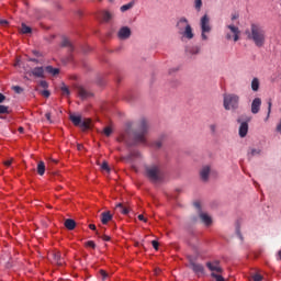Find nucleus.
I'll use <instances>...</instances> for the list:
<instances>
[{
  "mask_svg": "<svg viewBox=\"0 0 281 281\" xmlns=\"http://www.w3.org/2000/svg\"><path fill=\"white\" fill-rule=\"evenodd\" d=\"M246 36L256 47H265L267 43V30L259 23L250 24V30L246 31Z\"/></svg>",
  "mask_w": 281,
  "mask_h": 281,
  "instance_id": "f257e3e1",
  "label": "nucleus"
},
{
  "mask_svg": "<svg viewBox=\"0 0 281 281\" xmlns=\"http://www.w3.org/2000/svg\"><path fill=\"white\" fill-rule=\"evenodd\" d=\"M145 177H147V179H149V181L157 183V181H161V179H164V169H161V166H159V165L146 166L145 167Z\"/></svg>",
  "mask_w": 281,
  "mask_h": 281,
  "instance_id": "f03ea898",
  "label": "nucleus"
},
{
  "mask_svg": "<svg viewBox=\"0 0 281 281\" xmlns=\"http://www.w3.org/2000/svg\"><path fill=\"white\" fill-rule=\"evenodd\" d=\"M148 133V121L142 119L137 130L134 132V142L136 144H146V134Z\"/></svg>",
  "mask_w": 281,
  "mask_h": 281,
  "instance_id": "7ed1b4c3",
  "label": "nucleus"
},
{
  "mask_svg": "<svg viewBox=\"0 0 281 281\" xmlns=\"http://www.w3.org/2000/svg\"><path fill=\"white\" fill-rule=\"evenodd\" d=\"M240 104V97L234 93L223 95V106L225 111H236Z\"/></svg>",
  "mask_w": 281,
  "mask_h": 281,
  "instance_id": "20e7f679",
  "label": "nucleus"
},
{
  "mask_svg": "<svg viewBox=\"0 0 281 281\" xmlns=\"http://www.w3.org/2000/svg\"><path fill=\"white\" fill-rule=\"evenodd\" d=\"M70 121L75 126H79L82 131H89V128H91V119H85L82 121V116L71 114Z\"/></svg>",
  "mask_w": 281,
  "mask_h": 281,
  "instance_id": "39448f33",
  "label": "nucleus"
},
{
  "mask_svg": "<svg viewBox=\"0 0 281 281\" xmlns=\"http://www.w3.org/2000/svg\"><path fill=\"white\" fill-rule=\"evenodd\" d=\"M200 25L202 30V40L207 41V35L205 34H210V32H212V26H210V18L207 14L201 19Z\"/></svg>",
  "mask_w": 281,
  "mask_h": 281,
  "instance_id": "423d86ee",
  "label": "nucleus"
},
{
  "mask_svg": "<svg viewBox=\"0 0 281 281\" xmlns=\"http://www.w3.org/2000/svg\"><path fill=\"white\" fill-rule=\"evenodd\" d=\"M49 258L53 265H57V267H63V265H65V258H63V255L58 250L52 251Z\"/></svg>",
  "mask_w": 281,
  "mask_h": 281,
  "instance_id": "0eeeda50",
  "label": "nucleus"
},
{
  "mask_svg": "<svg viewBox=\"0 0 281 281\" xmlns=\"http://www.w3.org/2000/svg\"><path fill=\"white\" fill-rule=\"evenodd\" d=\"M206 267L209 270L212 271V273H223V268H221V265L218 261H209L206 262Z\"/></svg>",
  "mask_w": 281,
  "mask_h": 281,
  "instance_id": "6e6552de",
  "label": "nucleus"
},
{
  "mask_svg": "<svg viewBox=\"0 0 281 281\" xmlns=\"http://www.w3.org/2000/svg\"><path fill=\"white\" fill-rule=\"evenodd\" d=\"M190 267L192 269V271H194L198 276L201 274H205V267H203V265L201 263H196L193 260L190 261Z\"/></svg>",
  "mask_w": 281,
  "mask_h": 281,
  "instance_id": "1a4fd4ad",
  "label": "nucleus"
},
{
  "mask_svg": "<svg viewBox=\"0 0 281 281\" xmlns=\"http://www.w3.org/2000/svg\"><path fill=\"white\" fill-rule=\"evenodd\" d=\"M117 36L121 41H126V38H131V29L128 26L121 27Z\"/></svg>",
  "mask_w": 281,
  "mask_h": 281,
  "instance_id": "9d476101",
  "label": "nucleus"
},
{
  "mask_svg": "<svg viewBox=\"0 0 281 281\" xmlns=\"http://www.w3.org/2000/svg\"><path fill=\"white\" fill-rule=\"evenodd\" d=\"M260 106H262V100L260 98H255L251 103V113H254V115L259 113Z\"/></svg>",
  "mask_w": 281,
  "mask_h": 281,
  "instance_id": "9b49d317",
  "label": "nucleus"
},
{
  "mask_svg": "<svg viewBox=\"0 0 281 281\" xmlns=\"http://www.w3.org/2000/svg\"><path fill=\"white\" fill-rule=\"evenodd\" d=\"M29 76H34L35 78H45V68L35 67L29 72Z\"/></svg>",
  "mask_w": 281,
  "mask_h": 281,
  "instance_id": "f8f14e48",
  "label": "nucleus"
},
{
  "mask_svg": "<svg viewBox=\"0 0 281 281\" xmlns=\"http://www.w3.org/2000/svg\"><path fill=\"white\" fill-rule=\"evenodd\" d=\"M77 92H78L79 98H81V100H87V98H91V95H93L91 92H89L83 87H78Z\"/></svg>",
  "mask_w": 281,
  "mask_h": 281,
  "instance_id": "ddd939ff",
  "label": "nucleus"
},
{
  "mask_svg": "<svg viewBox=\"0 0 281 281\" xmlns=\"http://www.w3.org/2000/svg\"><path fill=\"white\" fill-rule=\"evenodd\" d=\"M116 210H119L121 214H124V216L131 214V206H128V204L119 203L116 204Z\"/></svg>",
  "mask_w": 281,
  "mask_h": 281,
  "instance_id": "4468645a",
  "label": "nucleus"
},
{
  "mask_svg": "<svg viewBox=\"0 0 281 281\" xmlns=\"http://www.w3.org/2000/svg\"><path fill=\"white\" fill-rule=\"evenodd\" d=\"M247 133H249V123L241 122L239 126V137H247Z\"/></svg>",
  "mask_w": 281,
  "mask_h": 281,
  "instance_id": "2eb2a0df",
  "label": "nucleus"
},
{
  "mask_svg": "<svg viewBox=\"0 0 281 281\" xmlns=\"http://www.w3.org/2000/svg\"><path fill=\"white\" fill-rule=\"evenodd\" d=\"M210 172H211V169H210V166H204L202 167V169L200 170V177L203 181H207V179H210Z\"/></svg>",
  "mask_w": 281,
  "mask_h": 281,
  "instance_id": "dca6fc26",
  "label": "nucleus"
},
{
  "mask_svg": "<svg viewBox=\"0 0 281 281\" xmlns=\"http://www.w3.org/2000/svg\"><path fill=\"white\" fill-rule=\"evenodd\" d=\"M184 36V38H188L189 41H192L194 38V33L192 32V26L187 25V29L180 32Z\"/></svg>",
  "mask_w": 281,
  "mask_h": 281,
  "instance_id": "f3484780",
  "label": "nucleus"
},
{
  "mask_svg": "<svg viewBox=\"0 0 281 281\" xmlns=\"http://www.w3.org/2000/svg\"><path fill=\"white\" fill-rule=\"evenodd\" d=\"M113 220V215L110 211L101 213V223L102 225H108L109 221Z\"/></svg>",
  "mask_w": 281,
  "mask_h": 281,
  "instance_id": "a211bd4d",
  "label": "nucleus"
},
{
  "mask_svg": "<svg viewBox=\"0 0 281 281\" xmlns=\"http://www.w3.org/2000/svg\"><path fill=\"white\" fill-rule=\"evenodd\" d=\"M188 25H190V23H188V19L186 18H181L178 23H177V27L180 32H182L183 30H186L188 27Z\"/></svg>",
  "mask_w": 281,
  "mask_h": 281,
  "instance_id": "6ab92c4d",
  "label": "nucleus"
},
{
  "mask_svg": "<svg viewBox=\"0 0 281 281\" xmlns=\"http://www.w3.org/2000/svg\"><path fill=\"white\" fill-rule=\"evenodd\" d=\"M228 27V30H231V32L234 34V42L236 43V42H238V40L240 38L239 36H238V34H240V30H238V26H234V25H228L227 26Z\"/></svg>",
  "mask_w": 281,
  "mask_h": 281,
  "instance_id": "aec40b11",
  "label": "nucleus"
},
{
  "mask_svg": "<svg viewBox=\"0 0 281 281\" xmlns=\"http://www.w3.org/2000/svg\"><path fill=\"white\" fill-rule=\"evenodd\" d=\"M200 218L204 225H212V217L207 213H200Z\"/></svg>",
  "mask_w": 281,
  "mask_h": 281,
  "instance_id": "412c9836",
  "label": "nucleus"
},
{
  "mask_svg": "<svg viewBox=\"0 0 281 281\" xmlns=\"http://www.w3.org/2000/svg\"><path fill=\"white\" fill-rule=\"evenodd\" d=\"M65 227H66V229H69L70 232L76 229V221H74L71 218H67L65 221Z\"/></svg>",
  "mask_w": 281,
  "mask_h": 281,
  "instance_id": "4be33fe9",
  "label": "nucleus"
},
{
  "mask_svg": "<svg viewBox=\"0 0 281 281\" xmlns=\"http://www.w3.org/2000/svg\"><path fill=\"white\" fill-rule=\"evenodd\" d=\"M61 47H68L69 52H74V44H71V41L67 37H64L61 41Z\"/></svg>",
  "mask_w": 281,
  "mask_h": 281,
  "instance_id": "5701e85b",
  "label": "nucleus"
},
{
  "mask_svg": "<svg viewBox=\"0 0 281 281\" xmlns=\"http://www.w3.org/2000/svg\"><path fill=\"white\" fill-rule=\"evenodd\" d=\"M45 71H47V74H50V76H58V74H60V69L54 68L52 66H46Z\"/></svg>",
  "mask_w": 281,
  "mask_h": 281,
  "instance_id": "b1692460",
  "label": "nucleus"
},
{
  "mask_svg": "<svg viewBox=\"0 0 281 281\" xmlns=\"http://www.w3.org/2000/svg\"><path fill=\"white\" fill-rule=\"evenodd\" d=\"M37 173L40 175V177H43V175H45V162L44 161H40L37 164Z\"/></svg>",
  "mask_w": 281,
  "mask_h": 281,
  "instance_id": "393cba45",
  "label": "nucleus"
},
{
  "mask_svg": "<svg viewBox=\"0 0 281 281\" xmlns=\"http://www.w3.org/2000/svg\"><path fill=\"white\" fill-rule=\"evenodd\" d=\"M61 95H66V98H69L71 92L69 91V87H67L65 83L60 87Z\"/></svg>",
  "mask_w": 281,
  "mask_h": 281,
  "instance_id": "a878e982",
  "label": "nucleus"
},
{
  "mask_svg": "<svg viewBox=\"0 0 281 281\" xmlns=\"http://www.w3.org/2000/svg\"><path fill=\"white\" fill-rule=\"evenodd\" d=\"M251 89L252 91H258V89H260V80H258V78L252 79Z\"/></svg>",
  "mask_w": 281,
  "mask_h": 281,
  "instance_id": "bb28decb",
  "label": "nucleus"
},
{
  "mask_svg": "<svg viewBox=\"0 0 281 281\" xmlns=\"http://www.w3.org/2000/svg\"><path fill=\"white\" fill-rule=\"evenodd\" d=\"M135 5V0L131 1L127 4H124L121 7V12H127V10H131Z\"/></svg>",
  "mask_w": 281,
  "mask_h": 281,
  "instance_id": "cd10ccee",
  "label": "nucleus"
},
{
  "mask_svg": "<svg viewBox=\"0 0 281 281\" xmlns=\"http://www.w3.org/2000/svg\"><path fill=\"white\" fill-rule=\"evenodd\" d=\"M102 19H103V21H105V23H109V21H111V19H113V14H111V12H109V11H104L102 13Z\"/></svg>",
  "mask_w": 281,
  "mask_h": 281,
  "instance_id": "c85d7f7f",
  "label": "nucleus"
},
{
  "mask_svg": "<svg viewBox=\"0 0 281 281\" xmlns=\"http://www.w3.org/2000/svg\"><path fill=\"white\" fill-rule=\"evenodd\" d=\"M21 32L22 34H32V27L27 26L25 23H22Z\"/></svg>",
  "mask_w": 281,
  "mask_h": 281,
  "instance_id": "c756f323",
  "label": "nucleus"
},
{
  "mask_svg": "<svg viewBox=\"0 0 281 281\" xmlns=\"http://www.w3.org/2000/svg\"><path fill=\"white\" fill-rule=\"evenodd\" d=\"M10 113L9 108L7 105H0V115H8ZM0 120H3V116H0Z\"/></svg>",
  "mask_w": 281,
  "mask_h": 281,
  "instance_id": "7c9ffc66",
  "label": "nucleus"
},
{
  "mask_svg": "<svg viewBox=\"0 0 281 281\" xmlns=\"http://www.w3.org/2000/svg\"><path fill=\"white\" fill-rule=\"evenodd\" d=\"M211 278H214L215 281H225V278H223V276H221L216 272H212Z\"/></svg>",
  "mask_w": 281,
  "mask_h": 281,
  "instance_id": "2f4dec72",
  "label": "nucleus"
},
{
  "mask_svg": "<svg viewBox=\"0 0 281 281\" xmlns=\"http://www.w3.org/2000/svg\"><path fill=\"white\" fill-rule=\"evenodd\" d=\"M101 170H104L105 172H111V168L109 167V162L103 161L101 165Z\"/></svg>",
  "mask_w": 281,
  "mask_h": 281,
  "instance_id": "473e14b6",
  "label": "nucleus"
},
{
  "mask_svg": "<svg viewBox=\"0 0 281 281\" xmlns=\"http://www.w3.org/2000/svg\"><path fill=\"white\" fill-rule=\"evenodd\" d=\"M202 5H203V1L202 0H195L194 7H195V10H198V12L201 11Z\"/></svg>",
  "mask_w": 281,
  "mask_h": 281,
  "instance_id": "72a5a7b5",
  "label": "nucleus"
},
{
  "mask_svg": "<svg viewBox=\"0 0 281 281\" xmlns=\"http://www.w3.org/2000/svg\"><path fill=\"white\" fill-rule=\"evenodd\" d=\"M260 154V149H250V151L248 153V157H256V155Z\"/></svg>",
  "mask_w": 281,
  "mask_h": 281,
  "instance_id": "f704fd0d",
  "label": "nucleus"
},
{
  "mask_svg": "<svg viewBox=\"0 0 281 281\" xmlns=\"http://www.w3.org/2000/svg\"><path fill=\"white\" fill-rule=\"evenodd\" d=\"M97 236H99V238H102L105 243H109V240H111V237L108 235H100V232L97 231Z\"/></svg>",
  "mask_w": 281,
  "mask_h": 281,
  "instance_id": "c9c22d12",
  "label": "nucleus"
},
{
  "mask_svg": "<svg viewBox=\"0 0 281 281\" xmlns=\"http://www.w3.org/2000/svg\"><path fill=\"white\" fill-rule=\"evenodd\" d=\"M103 133L106 137H110L111 133H113V130L111 127H105L103 130Z\"/></svg>",
  "mask_w": 281,
  "mask_h": 281,
  "instance_id": "e433bc0d",
  "label": "nucleus"
},
{
  "mask_svg": "<svg viewBox=\"0 0 281 281\" xmlns=\"http://www.w3.org/2000/svg\"><path fill=\"white\" fill-rule=\"evenodd\" d=\"M271 105H272L271 101H269L268 102V114H267V117H266L265 122H267L269 120L270 115H271Z\"/></svg>",
  "mask_w": 281,
  "mask_h": 281,
  "instance_id": "4c0bfd02",
  "label": "nucleus"
},
{
  "mask_svg": "<svg viewBox=\"0 0 281 281\" xmlns=\"http://www.w3.org/2000/svg\"><path fill=\"white\" fill-rule=\"evenodd\" d=\"M100 276L103 281L106 280V278H109V273H106V271H104V270H100Z\"/></svg>",
  "mask_w": 281,
  "mask_h": 281,
  "instance_id": "58836bf2",
  "label": "nucleus"
},
{
  "mask_svg": "<svg viewBox=\"0 0 281 281\" xmlns=\"http://www.w3.org/2000/svg\"><path fill=\"white\" fill-rule=\"evenodd\" d=\"M40 87H42V89H47L49 87V83H47V81H45V80H42L40 82Z\"/></svg>",
  "mask_w": 281,
  "mask_h": 281,
  "instance_id": "ea45409f",
  "label": "nucleus"
},
{
  "mask_svg": "<svg viewBox=\"0 0 281 281\" xmlns=\"http://www.w3.org/2000/svg\"><path fill=\"white\" fill-rule=\"evenodd\" d=\"M41 95H43V98H49V95H52V92H49V90H44L41 92Z\"/></svg>",
  "mask_w": 281,
  "mask_h": 281,
  "instance_id": "a19ab883",
  "label": "nucleus"
},
{
  "mask_svg": "<svg viewBox=\"0 0 281 281\" xmlns=\"http://www.w3.org/2000/svg\"><path fill=\"white\" fill-rule=\"evenodd\" d=\"M87 247H91L92 249H95V241L89 240L86 243Z\"/></svg>",
  "mask_w": 281,
  "mask_h": 281,
  "instance_id": "79ce46f5",
  "label": "nucleus"
},
{
  "mask_svg": "<svg viewBox=\"0 0 281 281\" xmlns=\"http://www.w3.org/2000/svg\"><path fill=\"white\" fill-rule=\"evenodd\" d=\"M13 91H15V93H23V88H21L19 86H14Z\"/></svg>",
  "mask_w": 281,
  "mask_h": 281,
  "instance_id": "37998d69",
  "label": "nucleus"
},
{
  "mask_svg": "<svg viewBox=\"0 0 281 281\" xmlns=\"http://www.w3.org/2000/svg\"><path fill=\"white\" fill-rule=\"evenodd\" d=\"M252 280H254V281H262V276H260V274H254V276H252Z\"/></svg>",
  "mask_w": 281,
  "mask_h": 281,
  "instance_id": "c03bdc74",
  "label": "nucleus"
},
{
  "mask_svg": "<svg viewBox=\"0 0 281 281\" xmlns=\"http://www.w3.org/2000/svg\"><path fill=\"white\" fill-rule=\"evenodd\" d=\"M151 245H153L154 249H156V250L159 249V241L153 240Z\"/></svg>",
  "mask_w": 281,
  "mask_h": 281,
  "instance_id": "a18cd8bd",
  "label": "nucleus"
},
{
  "mask_svg": "<svg viewBox=\"0 0 281 281\" xmlns=\"http://www.w3.org/2000/svg\"><path fill=\"white\" fill-rule=\"evenodd\" d=\"M45 117H46V120H47L48 122L52 123V113H50V112H47V113L45 114Z\"/></svg>",
  "mask_w": 281,
  "mask_h": 281,
  "instance_id": "49530a36",
  "label": "nucleus"
},
{
  "mask_svg": "<svg viewBox=\"0 0 281 281\" xmlns=\"http://www.w3.org/2000/svg\"><path fill=\"white\" fill-rule=\"evenodd\" d=\"M210 131H212V133H216V125H210Z\"/></svg>",
  "mask_w": 281,
  "mask_h": 281,
  "instance_id": "de8ad7c7",
  "label": "nucleus"
},
{
  "mask_svg": "<svg viewBox=\"0 0 281 281\" xmlns=\"http://www.w3.org/2000/svg\"><path fill=\"white\" fill-rule=\"evenodd\" d=\"M4 166H7V167L12 166V159L5 160Z\"/></svg>",
  "mask_w": 281,
  "mask_h": 281,
  "instance_id": "09e8293b",
  "label": "nucleus"
},
{
  "mask_svg": "<svg viewBox=\"0 0 281 281\" xmlns=\"http://www.w3.org/2000/svg\"><path fill=\"white\" fill-rule=\"evenodd\" d=\"M138 221H144V223H146L148 220H146V218L144 217V215L140 214V215H138Z\"/></svg>",
  "mask_w": 281,
  "mask_h": 281,
  "instance_id": "8fccbe9b",
  "label": "nucleus"
},
{
  "mask_svg": "<svg viewBox=\"0 0 281 281\" xmlns=\"http://www.w3.org/2000/svg\"><path fill=\"white\" fill-rule=\"evenodd\" d=\"M155 148H161V140L155 143Z\"/></svg>",
  "mask_w": 281,
  "mask_h": 281,
  "instance_id": "3c124183",
  "label": "nucleus"
},
{
  "mask_svg": "<svg viewBox=\"0 0 281 281\" xmlns=\"http://www.w3.org/2000/svg\"><path fill=\"white\" fill-rule=\"evenodd\" d=\"M0 25H3V26L8 25V20H0Z\"/></svg>",
  "mask_w": 281,
  "mask_h": 281,
  "instance_id": "603ef678",
  "label": "nucleus"
},
{
  "mask_svg": "<svg viewBox=\"0 0 281 281\" xmlns=\"http://www.w3.org/2000/svg\"><path fill=\"white\" fill-rule=\"evenodd\" d=\"M4 100H5V97L3 95V93H0V104L1 102H4Z\"/></svg>",
  "mask_w": 281,
  "mask_h": 281,
  "instance_id": "864d4df0",
  "label": "nucleus"
},
{
  "mask_svg": "<svg viewBox=\"0 0 281 281\" xmlns=\"http://www.w3.org/2000/svg\"><path fill=\"white\" fill-rule=\"evenodd\" d=\"M194 207H196V210H201V203L195 202V203H194Z\"/></svg>",
  "mask_w": 281,
  "mask_h": 281,
  "instance_id": "5fc2aeb1",
  "label": "nucleus"
},
{
  "mask_svg": "<svg viewBox=\"0 0 281 281\" xmlns=\"http://www.w3.org/2000/svg\"><path fill=\"white\" fill-rule=\"evenodd\" d=\"M89 229H91L92 232H95V225L94 224H90L89 225Z\"/></svg>",
  "mask_w": 281,
  "mask_h": 281,
  "instance_id": "6e6d98bb",
  "label": "nucleus"
},
{
  "mask_svg": "<svg viewBox=\"0 0 281 281\" xmlns=\"http://www.w3.org/2000/svg\"><path fill=\"white\" fill-rule=\"evenodd\" d=\"M30 61L31 63H36V65H38V59H36V58H31Z\"/></svg>",
  "mask_w": 281,
  "mask_h": 281,
  "instance_id": "4d7b16f0",
  "label": "nucleus"
},
{
  "mask_svg": "<svg viewBox=\"0 0 281 281\" xmlns=\"http://www.w3.org/2000/svg\"><path fill=\"white\" fill-rule=\"evenodd\" d=\"M226 38H227L228 41L232 40V35L227 34V35H226Z\"/></svg>",
  "mask_w": 281,
  "mask_h": 281,
  "instance_id": "13d9d810",
  "label": "nucleus"
},
{
  "mask_svg": "<svg viewBox=\"0 0 281 281\" xmlns=\"http://www.w3.org/2000/svg\"><path fill=\"white\" fill-rule=\"evenodd\" d=\"M78 150H82V145H78Z\"/></svg>",
  "mask_w": 281,
  "mask_h": 281,
  "instance_id": "bf43d9fd",
  "label": "nucleus"
},
{
  "mask_svg": "<svg viewBox=\"0 0 281 281\" xmlns=\"http://www.w3.org/2000/svg\"><path fill=\"white\" fill-rule=\"evenodd\" d=\"M193 54H199V48H196L195 52H193Z\"/></svg>",
  "mask_w": 281,
  "mask_h": 281,
  "instance_id": "052dcab7",
  "label": "nucleus"
},
{
  "mask_svg": "<svg viewBox=\"0 0 281 281\" xmlns=\"http://www.w3.org/2000/svg\"><path fill=\"white\" fill-rule=\"evenodd\" d=\"M19 132H20V133H23V127H20V128H19Z\"/></svg>",
  "mask_w": 281,
  "mask_h": 281,
  "instance_id": "680f3d73",
  "label": "nucleus"
},
{
  "mask_svg": "<svg viewBox=\"0 0 281 281\" xmlns=\"http://www.w3.org/2000/svg\"><path fill=\"white\" fill-rule=\"evenodd\" d=\"M34 54H35V56H38V52L35 50Z\"/></svg>",
  "mask_w": 281,
  "mask_h": 281,
  "instance_id": "e2e57ef3",
  "label": "nucleus"
},
{
  "mask_svg": "<svg viewBox=\"0 0 281 281\" xmlns=\"http://www.w3.org/2000/svg\"><path fill=\"white\" fill-rule=\"evenodd\" d=\"M134 155H135V153H134V154H132V157H134Z\"/></svg>",
  "mask_w": 281,
  "mask_h": 281,
  "instance_id": "0e129e2a",
  "label": "nucleus"
}]
</instances>
